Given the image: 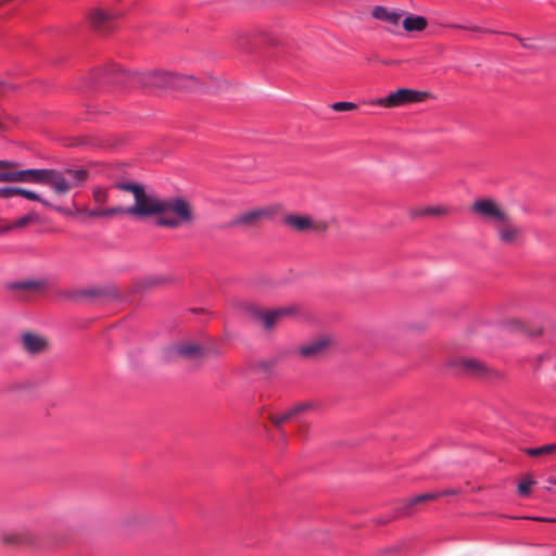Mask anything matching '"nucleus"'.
<instances>
[{"label": "nucleus", "mask_w": 556, "mask_h": 556, "mask_svg": "<svg viewBox=\"0 0 556 556\" xmlns=\"http://www.w3.org/2000/svg\"><path fill=\"white\" fill-rule=\"evenodd\" d=\"M2 542L11 546H26L35 542V535L27 529L9 531L2 534Z\"/></svg>", "instance_id": "2eb2a0df"}, {"label": "nucleus", "mask_w": 556, "mask_h": 556, "mask_svg": "<svg viewBox=\"0 0 556 556\" xmlns=\"http://www.w3.org/2000/svg\"><path fill=\"white\" fill-rule=\"evenodd\" d=\"M116 188L122 191L131 192L134 195V204L127 207L119 205L121 214H127L138 217L156 216L160 213V207L163 198L152 192H147L144 187L140 184L118 182Z\"/></svg>", "instance_id": "7ed1b4c3"}, {"label": "nucleus", "mask_w": 556, "mask_h": 556, "mask_svg": "<svg viewBox=\"0 0 556 556\" xmlns=\"http://www.w3.org/2000/svg\"><path fill=\"white\" fill-rule=\"evenodd\" d=\"M331 109L336 112H344V111H352L357 109V104L353 102H334L331 105Z\"/></svg>", "instance_id": "2f4dec72"}, {"label": "nucleus", "mask_w": 556, "mask_h": 556, "mask_svg": "<svg viewBox=\"0 0 556 556\" xmlns=\"http://www.w3.org/2000/svg\"><path fill=\"white\" fill-rule=\"evenodd\" d=\"M244 311L254 324L267 331H270L280 320L295 315L298 313V307L290 305L275 309H264L260 306L249 304L244 307Z\"/></svg>", "instance_id": "39448f33"}, {"label": "nucleus", "mask_w": 556, "mask_h": 556, "mask_svg": "<svg viewBox=\"0 0 556 556\" xmlns=\"http://www.w3.org/2000/svg\"><path fill=\"white\" fill-rule=\"evenodd\" d=\"M172 356L185 359H198L206 356L205 350L197 342L187 341L173 345L169 350Z\"/></svg>", "instance_id": "ddd939ff"}, {"label": "nucleus", "mask_w": 556, "mask_h": 556, "mask_svg": "<svg viewBox=\"0 0 556 556\" xmlns=\"http://www.w3.org/2000/svg\"><path fill=\"white\" fill-rule=\"evenodd\" d=\"M285 224L299 232H324L328 228L325 220L317 219L311 215L291 214L285 217Z\"/></svg>", "instance_id": "9d476101"}, {"label": "nucleus", "mask_w": 556, "mask_h": 556, "mask_svg": "<svg viewBox=\"0 0 556 556\" xmlns=\"http://www.w3.org/2000/svg\"><path fill=\"white\" fill-rule=\"evenodd\" d=\"M48 282L46 279H29L16 282L15 289L29 290V291H42L47 288Z\"/></svg>", "instance_id": "5701e85b"}, {"label": "nucleus", "mask_w": 556, "mask_h": 556, "mask_svg": "<svg viewBox=\"0 0 556 556\" xmlns=\"http://www.w3.org/2000/svg\"><path fill=\"white\" fill-rule=\"evenodd\" d=\"M92 199L96 207H102V205H104L109 200L108 190L99 187L94 188L92 191Z\"/></svg>", "instance_id": "a878e982"}, {"label": "nucleus", "mask_w": 556, "mask_h": 556, "mask_svg": "<svg viewBox=\"0 0 556 556\" xmlns=\"http://www.w3.org/2000/svg\"><path fill=\"white\" fill-rule=\"evenodd\" d=\"M535 483V481L529 477L522 479V481L518 485V492L521 496H527L530 493L531 486Z\"/></svg>", "instance_id": "7c9ffc66"}, {"label": "nucleus", "mask_w": 556, "mask_h": 556, "mask_svg": "<svg viewBox=\"0 0 556 556\" xmlns=\"http://www.w3.org/2000/svg\"><path fill=\"white\" fill-rule=\"evenodd\" d=\"M531 519L541 522H556V519H551L546 517H532Z\"/></svg>", "instance_id": "c9c22d12"}, {"label": "nucleus", "mask_w": 556, "mask_h": 556, "mask_svg": "<svg viewBox=\"0 0 556 556\" xmlns=\"http://www.w3.org/2000/svg\"><path fill=\"white\" fill-rule=\"evenodd\" d=\"M34 219H35V216L33 214L25 215V216L16 219L14 223H12L5 227H2L1 232L11 230L13 228H23V227L27 226Z\"/></svg>", "instance_id": "cd10ccee"}, {"label": "nucleus", "mask_w": 556, "mask_h": 556, "mask_svg": "<svg viewBox=\"0 0 556 556\" xmlns=\"http://www.w3.org/2000/svg\"><path fill=\"white\" fill-rule=\"evenodd\" d=\"M428 92L401 88L384 98L376 99L371 104L382 108H397L409 103L422 102L428 98Z\"/></svg>", "instance_id": "423d86ee"}, {"label": "nucleus", "mask_w": 556, "mask_h": 556, "mask_svg": "<svg viewBox=\"0 0 556 556\" xmlns=\"http://www.w3.org/2000/svg\"><path fill=\"white\" fill-rule=\"evenodd\" d=\"M548 482H549V483H553V484H556V478H549V479H548Z\"/></svg>", "instance_id": "37998d69"}, {"label": "nucleus", "mask_w": 556, "mask_h": 556, "mask_svg": "<svg viewBox=\"0 0 556 556\" xmlns=\"http://www.w3.org/2000/svg\"><path fill=\"white\" fill-rule=\"evenodd\" d=\"M205 352H206V355H208V354H213V355H215V356H222V354H223V353H222L219 350H217V349H215V350H205Z\"/></svg>", "instance_id": "4c0bfd02"}, {"label": "nucleus", "mask_w": 556, "mask_h": 556, "mask_svg": "<svg viewBox=\"0 0 556 556\" xmlns=\"http://www.w3.org/2000/svg\"><path fill=\"white\" fill-rule=\"evenodd\" d=\"M518 39L521 42L523 48H532V46H530L529 42H527L526 39H522V38H518Z\"/></svg>", "instance_id": "58836bf2"}, {"label": "nucleus", "mask_w": 556, "mask_h": 556, "mask_svg": "<svg viewBox=\"0 0 556 556\" xmlns=\"http://www.w3.org/2000/svg\"><path fill=\"white\" fill-rule=\"evenodd\" d=\"M315 407V405L311 402H302L293 405L289 409L286 410L289 419H293L302 414H305L309 410H312Z\"/></svg>", "instance_id": "393cba45"}, {"label": "nucleus", "mask_w": 556, "mask_h": 556, "mask_svg": "<svg viewBox=\"0 0 556 556\" xmlns=\"http://www.w3.org/2000/svg\"><path fill=\"white\" fill-rule=\"evenodd\" d=\"M180 79L176 73L154 71L150 73H128L119 68H112L106 73V81L110 84L139 86L143 89H170L172 83Z\"/></svg>", "instance_id": "f03ea898"}, {"label": "nucleus", "mask_w": 556, "mask_h": 556, "mask_svg": "<svg viewBox=\"0 0 556 556\" xmlns=\"http://www.w3.org/2000/svg\"><path fill=\"white\" fill-rule=\"evenodd\" d=\"M471 211L490 223L494 228L502 223L509 214L497 202L492 199H479Z\"/></svg>", "instance_id": "6e6552de"}, {"label": "nucleus", "mask_w": 556, "mask_h": 556, "mask_svg": "<svg viewBox=\"0 0 556 556\" xmlns=\"http://www.w3.org/2000/svg\"><path fill=\"white\" fill-rule=\"evenodd\" d=\"M119 205H115L112 207L103 208V207H93L88 208L85 206H80L76 208L77 214L83 215L85 218H97V217H103V218H111L113 216L118 215L119 212Z\"/></svg>", "instance_id": "f3484780"}, {"label": "nucleus", "mask_w": 556, "mask_h": 556, "mask_svg": "<svg viewBox=\"0 0 556 556\" xmlns=\"http://www.w3.org/2000/svg\"><path fill=\"white\" fill-rule=\"evenodd\" d=\"M498 242L504 247H518L523 241L522 228L508 215L495 228Z\"/></svg>", "instance_id": "1a4fd4ad"}, {"label": "nucleus", "mask_w": 556, "mask_h": 556, "mask_svg": "<svg viewBox=\"0 0 556 556\" xmlns=\"http://www.w3.org/2000/svg\"><path fill=\"white\" fill-rule=\"evenodd\" d=\"M440 496H441V493H439V492H430V493H425V494L412 497L403 504V506L401 508V514L409 515V514H412V508L415 505L437 500Z\"/></svg>", "instance_id": "6ab92c4d"}, {"label": "nucleus", "mask_w": 556, "mask_h": 556, "mask_svg": "<svg viewBox=\"0 0 556 556\" xmlns=\"http://www.w3.org/2000/svg\"><path fill=\"white\" fill-rule=\"evenodd\" d=\"M21 342L24 351L31 355L41 354L49 348L48 339L34 332L23 333Z\"/></svg>", "instance_id": "4468645a"}, {"label": "nucleus", "mask_w": 556, "mask_h": 556, "mask_svg": "<svg viewBox=\"0 0 556 556\" xmlns=\"http://www.w3.org/2000/svg\"><path fill=\"white\" fill-rule=\"evenodd\" d=\"M403 27L406 31H420L427 26V20L424 16L410 15L403 20Z\"/></svg>", "instance_id": "412c9836"}, {"label": "nucleus", "mask_w": 556, "mask_h": 556, "mask_svg": "<svg viewBox=\"0 0 556 556\" xmlns=\"http://www.w3.org/2000/svg\"><path fill=\"white\" fill-rule=\"evenodd\" d=\"M448 366L455 368L460 374L478 379H491L497 376L495 371L477 358L457 357L450 361Z\"/></svg>", "instance_id": "0eeeda50"}, {"label": "nucleus", "mask_w": 556, "mask_h": 556, "mask_svg": "<svg viewBox=\"0 0 556 556\" xmlns=\"http://www.w3.org/2000/svg\"><path fill=\"white\" fill-rule=\"evenodd\" d=\"M332 340L328 336L313 338L298 348V353L307 359L323 355L331 345Z\"/></svg>", "instance_id": "f8f14e48"}, {"label": "nucleus", "mask_w": 556, "mask_h": 556, "mask_svg": "<svg viewBox=\"0 0 556 556\" xmlns=\"http://www.w3.org/2000/svg\"><path fill=\"white\" fill-rule=\"evenodd\" d=\"M9 166L8 162L0 161V168Z\"/></svg>", "instance_id": "79ce46f5"}, {"label": "nucleus", "mask_w": 556, "mask_h": 556, "mask_svg": "<svg viewBox=\"0 0 556 556\" xmlns=\"http://www.w3.org/2000/svg\"><path fill=\"white\" fill-rule=\"evenodd\" d=\"M89 177L84 168H29L23 170H4L0 173V182H28L49 186L56 194L63 195L72 189L83 186Z\"/></svg>", "instance_id": "f257e3e1"}, {"label": "nucleus", "mask_w": 556, "mask_h": 556, "mask_svg": "<svg viewBox=\"0 0 556 556\" xmlns=\"http://www.w3.org/2000/svg\"><path fill=\"white\" fill-rule=\"evenodd\" d=\"M4 129V126L2 125V123H0V131Z\"/></svg>", "instance_id": "a18cd8bd"}, {"label": "nucleus", "mask_w": 556, "mask_h": 556, "mask_svg": "<svg viewBox=\"0 0 556 556\" xmlns=\"http://www.w3.org/2000/svg\"><path fill=\"white\" fill-rule=\"evenodd\" d=\"M17 195H21L27 200H30V201H38L40 202L43 206L46 207H50V208H54L55 211L58 212H65L62 207H59V206H53L48 200L46 199H42L38 193H36L35 191H31V190H27V189H24V188H18L17 189Z\"/></svg>", "instance_id": "4be33fe9"}, {"label": "nucleus", "mask_w": 556, "mask_h": 556, "mask_svg": "<svg viewBox=\"0 0 556 556\" xmlns=\"http://www.w3.org/2000/svg\"><path fill=\"white\" fill-rule=\"evenodd\" d=\"M112 18L113 16L110 13L101 9H96L90 13V22L92 26L100 31L110 30Z\"/></svg>", "instance_id": "a211bd4d"}, {"label": "nucleus", "mask_w": 556, "mask_h": 556, "mask_svg": "<svg viewBox=\"0 0 556 556\" xmlns=\"http://www.w3.org/2000/svg\"><path fill=\"white\" fill-rule=\"evenodd\" d=\"M17 189H18V187L0 188V198L9 199V198L15 197V195H17Z\"/></svg>", "instance_id": "473e14b6"}, {"label": "nucleus", "mask_w": 556, "mask_h": 556, "mask_svg": "<svg viewBox=\"0 0 556 556\" xmlns=\"http://www.w3.org/2000/svg\"><path fill=\"white\" fill-rule=\"evenodd\" d=\"M166 281H167L166 278L153 277V278H149L146 280V286L147 287H156V286L164 285Z\"/></svg>", "instance_id": "72a5a7b5"}, {"label": "nucleus", "mask_w": 556, "mask_h": 556, "mask_svg": "<svg viewBox=\"0 0 556 556\" xmlns=\"http://www.w3.org/2000/svg\"><path fill=\"white\" fill-rule=\"evenodd\" d=\"M125 526H146L149 523V518L142 514H132L125 518Z\"/></svg>", "instance_id": "bb28decb"}, {"label": "nucleus", "mask_w": 556, "mask_h": 556, "mask_svg": "<svg viewBox=\"0 0 556 556\" xmlns=\"http://www.w3.org/2000/svg\"><path fill=\"white\" fill-rule=\"evenodd\" d=\"M184 90H187V91H198V90H200V84H199L198 79L195 78V84L185 83Z\"/></svg>", "instance_id": "f704fd0d"}, {"label": "nucleus", "mask_w": 556, "mask_h": 556, "mask_svg": "<svg viewBox=\"0 0 556 556\" xmlns=\"http://www.w3.org/2000/svg\"><path fill=\"white\" fill-rule=\"evenodd\" d=\"M543 332V329L541 327L536 328L534 332H531L533 336H540Z\"/></svg>", "instance_id": "a19ab883"}, {"label": "nucleus", "mask_w": 556, "mask_h": 556, "mask_svg": "<svg viewBox=\"0 0 556 556\" xmlns=\"http://www.w3.org/2000/svg\"><path fill=\"white\" fill-rule=\"evenodd\" d=\"M195 214L191 203L182 197L163 198L156 225L176 229L191 225Z\"/></svg>", "instance_id": "20e7f679"}, {"label": "nucleus", "mask_w": 556, "mask_h": 556, "mask_svg": "<svg viewBox=\"0 0 556 556\" xmlns=\"http://www.w3.org/2000/svg\"><path fill=\"white\" fill-rule=\"evenodd\" d=\"M441 493V496L442 495H452V494H456V491L455 490H446L444 492H440Z\"/></svg>", "instance_id": "ea45409f"}, {"label": "nucleus", "mask_w": 556, "mask_h": 556, "mask_svg": "<svg viewBox=\"0 0 556 556\" xmlns=\"http://www.w3.org/2000/svg\"><path fill=\"white\" fill-rule=\"evenodd\" d=\"M448 213V208L445 206H427L419 207L410 211L412 217H424V216H443Z\"/></svg>", "instance_id": "aec40b11"}, {"label": "nucleus", "mask_w": 556, "mask_h": 556, "mask_svg": "<svg viewBox=\"0 0 556 556\" xmlns=\"http://www.w3.org/2000/svg\"><path fill=\"white\" fill-rule=\"evenodd\" d=\"M271 213L268 208H255L248 212H243L237 215L230 223L231 227H240L243 229L256 228L261 223L268 217Z\"/></svg>", "instance_id": "9b49d317"}, {"label": "nucleus", "mask_w": 556, "mask_h": 556, "mask_svg": "<svg viewBox=\"0 0 556 556\" xmlns=\"http://www.w3.org/2000/svg\"><path fill=\"white\" fill-rule=\"evenodd\" d=\"M268 419L278 429H280L285 422L290 420L286 412L281 414H270Z\"/></svg>", "instance_id": "c756f323"}, {"label": "nucleus", "mask_w": 556, "mask_h": 556, "mask_svg": "<svg viewBox=\"0 0 556 556\" xmlns=\"http://www.w3.org/2000/svg\"><path fill=\"white\" fill-rule=\"evenodd\" d=\"M177 77L182 78V79H178L175 83H172L170 89L184 90L185 83L195 84V77L192 75L186 76V75L177 74Z\"/></svg>", "instance_id": "c85d7f7f"}, {"label": "nucleus", "mask_w": 556, "mask_h": 556, "mask_svg": "<svg viewBox=\"0 0 556 556\" xmlns=\"http://www.w3.org/2000/svg\"><path fill=\"white\" fill-rule=\"evenodd\" d=\"M10 88H11V86H9L4 81L0 80V94L5 93Z\"/></svg>", "instance_id": "e433bc0d"}, {"label": "nucleus", "mask_w": 556, "mask_h": 556, "mask_svg": "<svg viewBox=\"0 0 556 556\" xmlns=\"http://www.w3.org/2000/svg\"><path fill=\"white\" fill-rule=\"evenodd\" d=\"M470 29L473 31H481V29L479 27H471Z\"/></svg>", "instance_id": "c03bdc74"}, {"label": "nucleus", "mask_w": 556, "mask_h": 556, "mask_svg": "<svg viewBox=\"0 0 556 556\" xmlns=\"http://www.w3.org/2000/svg\"><path fill=\"white\" fill-rule=\"evenodd\" d=\"M526 454L532 457H542L556 453V442L540 447H531L525 450Z\"/></svg>", "instance_id": "b1692460"}, {"label": "nucleus", "mask_w": 556, "mask_h": 556, "mask_svg": "<svg viewBox=\"0 0 556 556\" xmlns=\"http://www.w3.org/2000/svg\"><path fill=\"white\" fill-rule=\"evenodd\" d=\"M371 15L389 25L388 31L395 33L400 25L402 13L399 11H391L384 7H375L371 11Z\"/></svg>", "instance_id": "dca6fc26"}]
</instances>
